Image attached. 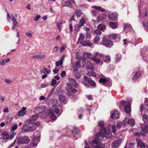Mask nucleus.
<instances>
[{
	"label": "nucleus",
	"instance_id": "obj_57",
	"mask_svg": "<svg viewBox=\"0 0 148 148\" xmlns=\"http://www.w3.org/2000/svg\"><path fill=\"white\" fill-rule=\"evenodd\" d=\"M104 122L103 121H101L99 122L98 125L99 126L101 127L103 126L104 124Z\"/></svg>",
	"mask_w": 148,
	"mask_h": 148
},
{
	"label": "nucleus",
	"instance_id": "obj_12",
	"mask_svg": "<svg viewBox=\"0 0 148 148\" xmlns=\"http://www.w3.org/2000/svg\"><path fill=\"white\" fill-rule=\"evenodd\" d=\"M84 79L90 85L93 87H95V86L96 84L93 81L91 78L88 77L84 76Z\"/></svg>",
	"mask_w": 148,
	"mask_h": 148
},
{
	"label": "nucleus",
	"instance_id": "obj_50",
	"mask_svg": "<svg viewBox=\"0 0 148 148\" xmlns=\"http://www.w3.org/2000/svg\"><path fill=\"white\" fill-rule=\"evenodd\" d=\"M25 112L21 110L18 112V115L19 116H23L25 114Z\"/></svg>",
	"mask_w": 148,
	"mask_h": 148
},
{
	"label": "nucleus",
	"instance_id": "obj_35",
	"mask_svg": "<svg viewBox=\"0 0 148 148\" xmlns=\"http://www.w3.org/2000/svg\"><path fill=\"white\" fill-rule=\"evenodd\" d=\"M37 128V126L36 125H33L32 126H29V132H31L34 131Z\"/></svg>",
	"mask_w": 148,
	"mask_h": 148
},
{
	"label": "nucleus",
	"instance_id": "obj_48",
	"mask_svg": "<svg viewBox=\"0 0 148 148\" xmlns=\"http://www.w3.org/2000/svg\"><path fill=\"white\" fill-rule=\"evenodd\" d=\"M80 132V131L79 129L77 127L74 128L73 130V133H75V134H78Z\"/></svg>",
	"mask_w": 148,
	"mask_h": 148
},
{
	"label": "nucleus",
	"instance_id": "obj_26",
	"mask_svg": "<svg viewBox=\"0 0 148 148\" xmlns=\"http://www.w3.org/2000/svg\"><path fill=\"white\" fill-rule=\"evenodd\" d=\"M62 6H67L70 7L71 6V3L69 1H65L62 3Z\"/></svg>",
	"mask_w": 148,
	"mask_h": 148
},
{
	"label": "nucleus",
	"instance_id": "obj_45",
	"mask_svg": "<svg viewBox=\"0 0 148 148\" xmlns=\"http://www.w3.org/2000/svg\"><path fill=\"white\" fill-rule=\"evenodd\" d=\"M44 57V56L43 55H36L35 56H34L32 57L33 58H43Z\"/></svg>",
	"mask_w": 148,
	"mask_h": 148
},
{
	"label": "nucleus",
	"instance_id": "obj_2",
	"mask_svg": "<svg viewBox=\"0 0 148 148\" xmlns=\"http://www.w3.org/2000/svg\"><path fill=\"white\" fill-rule=\"evenodd\" d=\"M45 106H38L34 110V112L36 115L38 116L40 114H42L41 117L42 118L46 117V113L45 112Z\"/></svg>",
	"mask_w": 148,
	"mask_h": 148
},
{
	"label": "nucleus",
	"instance_id": "obj_40",
	"mask_svg": "<svg viewBox=\"0 0 148 148\" xmlns=\"http://www.w3.org/2000/svg\"><path fill=\"white\" fill-rule=\"evenodd\" d=\"M75 14L77 17H79L81 16L82 14V13L79 10H76L75 11Z\"/></svg>",
	"mask_w": 148,
	"mask_h": 148
},
{
	"label": "nucleus",
	"instance_id": "obj_52",
	"mask_svg": "<svg viewBox=\"0 0 148 148\" xmlns=\"http://www.w3.org/2000/svg\"><path fill=\"white\" fill-rule=\"evenodd\" d=\"M54 90V88H53L51 89L50 91V93L48 95V97L47 98L48 99L53 94Z\"/></svg>",
	"mask_w": 148,
	"mask_h": 148
},
{
	"label": "nucleus",
	"instance_id": "obj_3",
	"mask_svg": "<svg viewBox=\"0 0 148 148\" xmlns=\"http://www.w3.org/2000/svg\"><path fill=\"white\" fill-rule=\"evenodd\" d=\"M60 110L57 106L56 105H53L51 107L49 111V116L51 120H55L56 118V117L53 112L56 113V114H58Z\"/></svg>",
	"mask_w": 148,
	"mask_h": 148
},
{
	"label": "nucleus",
	"instance_id": "obj_8",
	"mask_svg": "<svg viewBox=\"0 0 148 148\" xmlns=\"http://www.w3.org/2000/svg\"><path fill=\"white\" fill-rule=\"evenodd\" d=\"M103 45L106 47H110L112 45V42L107 37H104L103 39Z\"/></svg>",
	"mask_w": 148,
	"mask_h": 148
},
{
	"label": "nucleus",
	"instance_id": "obj_37",
	"mask_svg": "<svg viewBox=\"0 0 148 148\" xmlns=\"http://www.w3.org/2000/svg\"><path fill=\"white\" fill-rule=\"evenodd\" d=\"M127 123L132 126H134L135 124L134 120L133 119H129L128 121L127 120Z\"/></svg>",
	"mask_w": 148,
	"mask_h": 148
},
{
	"label": "nucleus",
	"instance_id": "obj_24",
	"mask_svg": "<svg viewBox=\"0 0 148 148\" xmlns=\"http://www.w3.org/2000/svg\"><path fill=\"white\" fill-rule=\"evenodd\" d=\"M124 110L126 113H130L131 110L130 105H126L125 107Z\"/></svg>",
	"mask_w": 148,
	"mask_h": 148
},
{
	"label": "nucleus",
	"instance_id": "obj_36",
	"mask_svg": "<svg viewBox=\"0 0 148 148\" xmlns=\"http://www.w3.org/2000/svg\"><path fill=\"white\" fill-rule=\"evenodd\" d=\"M140 75L141 74L140 72H137L135 74V75L133 77L132 79L136 80V79L140 77Z\"/></svg>",
	"mask_w": 148,
	"mask_h": 148
},
{
	"label": "nucleus",
	"instance_id": "obj_20",
	"mask_svg": "<svg viewBox=\"0 0 148 148\" xmlns=\"http://www.w3.org/2000/svg\"><path fill=\"white\" fill-rule=\"evenodd\" d=\"M1 135L2 136L3 138L4 139H8L9 138V135L8 133L6 132H2Z\"/></svg>",
	"mask_w": 148,
	"mask_h": 148
},
{
	"label": "nucleus",
	"instance_id": "obj_23",
	"mask_svg": "<svg viewBox=\"0 0 148 148\" xmlns=\"http://www.w3.org/2000/svg\"><path fill=\"white\" fill-rule=\"evenodd\" d=\"M83 57L85 59H89L91 57V54L89 53H85L83 54Z\"/></svg>",
	"mask_w": 148,
	"mask_h": 148
},
{
	"label": "nucleus",
	"instance_id": "obj_14",
	"mask_svg": "<svg viewBox=\"0 0 148 148\" xmlns=\"http://www.w3.org/2000/svg\"><path fill=\"white\" fill-rule=\"evenodd\" d=\"M121 142V140H119L113 141L112 143V147L113 148H116L120 144Z\"/></svg>",
	"mask_w": 148,
	"mask_h": 148
},
{
	"label": "nucleus",
	"instance_id": "obj_53",
	"mask_svg": "<svg viewBox=\"0 0 148 148\" xmlns=\"http://www.w3.org/2000/svg\"><path fill=\"white\" fill-rule=\"evenodd\" d=\"M99 11L97 10H92V13L94 16H96L97 15V13Z\"/></svg>",
	"mask_w": 148,
	"mask_h": 148
},
{
	"label": "nucleus",
	"instance_id": "obj_18",
	"mask_svg": "<svg viewBox=\"0 0 148 148\" xmlns=\"http://www.w3.org/2000/svg\"><path fill=\"white\" fill-rule=\"evenodd\" d=\"M39 117V116L36 115L32 116L29 119V123H32L36 121Z\"/></svg>",
	"mask_w": 148,
	"mask_h": 148
},
{
	"label": "nucleus",
	"instance_id": "obj_6",
	"mask_svg": "<svg viewBox=\"0 0 148 148\" xmlns=\"http://www.w3.org/2000/svg\"><path fill=\"white\" fill-rule=\"evenodd\" d=\"M94 56L91 59V60H93L97 64H98L101 62L102 64V61H101L100 58H102L103 56V55L101 53H98L97 52H95L94 53Z\"/></svg>",
	"mask_w": 148,
	"mask_h": 148
},
{
	"label": "nucleus",
	"instance_id": "obj_7",
	"mask_svg": "<svg viewBox=\"0 0 148 148\" xmlns=\"http://www.w3.org/2000/svg\"><path fill=\"white\" fill-rule=\"evenodd\" d=\"M66 90L67 91V94L69 96H71L73 93H75L77 92V90L74 89L69 83L67 84Z\"/></svg>",
	"mask_w": 148,
	"mask_h": 148
},
{
	"label": "nucleus",
	"instance_id": "obj_13",
	"mask_svg": "<svg viewBox=\"0 0 148 148\" xmlns=\"http://www.w3.org/2000/svg\"><path fill=\"white\" fill-rule=\"evenodd\" d=\"M81 66L79 61H75L73 64V71L75 72H77L78 67Z\"/></svg>",
	"mask_w": 148,
	"mask_h": 148
},
{
	"label": "nucleus",
	"instance_id": "obj_17",
	"mask_svg": "<svg viewBox=\"0 0 148 148\" xmlns=\"http://www.w3.org/2000/svg\"><path fill=\"white\" fill-rule=\"evenodd\" d=\"M109 37L111 39H114L115 38L117 39V41L119 40L121 37V36L119 34H110L109 35Z\"/></svg>",
	"mask_w": 148,
	"mask_h": 148
},
{
	"label": "nucleus",
	"instance_id": "obj_62",
	"mask_svg": "<svg viewBox=\"0 0 148 148\" xmlns=\"http://www.w3.org/2000/svg\"><path fill=\"white\" fill-rule=\"evenodd\" d=\"M56 81L55 79H53L52 80L51 84V85L52 86H54L56 84Z\"/></svg>",
	"mask_w": 148,
	"mask_h": 148
},
{
	"label": "nucleus",
	"instance_id": "obj_60",
	"mask_svg": "<svg viewBox=\"0 0 148 148\" xmlns=\"http://www.w3.org/2000/svg\"><path fill=\"white\" fill-rule=\"evenodd\" d=\"M6 64L5 59H3L1 60V61L0 62V64L1 65H5Z\"/></svg>",
	"mask_w": 148,
	"mask_h": 148
},
{
	"label": "nucleus",
	"instance_id": "obj_63",
	"mask_svg": "<svg viewBox=\"0 0 148 148\" xmlns=\"http://www.w3.org/2000/svg\"><path fill=\"white\" fill-rule=\"evenodd\" d=\"M66 73L65 71H63L61 73L60 76L62 77H63L65 76Z\"/></svg>",
	"mask_w": 148,
	"mask_h": 148
},
{
	"label": "nucleus",
	"instance_id": "obj_42",
	"mask_svg": "<svg viewBox=\"0 0 148 148\" xmlns=\"http://www.w3.org/2000/svg\"><path fill=\"white\" fill-rule=\"evenodd\" d=\"M108 19V17L105 14L103 15L102 20L103 21L105 22Z\"/></svg>",
	"mask_w": 148,
	"mask_h": 148
},
{
	"label": "nucleus",
	"instance_id": "obj_9",
	"mask_svg": "<svg viewBox=\"0 0 148 148\" xmlns=\"http://www.w3.org/2000/svg\"><path fill=\"white\" fill-rule=\"evenodd\" d=\"M86 23L85 19L83 17L80 20L78 24L75 25V29L78 31L80 27L83 26Z\"/></svg>",
	"mask_w": 148,
	"mask_h": 148
},
{
	"label": "nucleus",
	"instance_id": "obj_27",
	"mask_svg": "<svg viewBox=\"0 0 148 148\" xmlns=\"http://www.w3.org/2000/svg\"><path fill=\"white\" fill-rule=\"evenodd\" d=\"M59 99L60 102L63 103L66 99V97L62 95H60L59 96Z\"/></svg>",
	"mask_w": 148,
	"mask_h": 148
},
{
	"label": "nucleus",
	"instance_id": "obj_32",
	"mask_svg": "<svg viewBox=\"0 0 148 148\" xmlns=\"http://www.w3.org/2000/svg\"><path fill=\"white\" fill-rule=\"evenodd\" d=\"M102 58L103 59L105 62H109L110 61V56H103Z\"/></svg>",
	"mask_w": 148,
	"mask_h": 148
},
{
	"label": "nucleus",
	"instance_id": "obj_59",
	"mask_svg": "<svg viewBox=\"0 0 148 148\" xmlns=\"http://www.w3.org/2000/svg\"><path fill=\"white\" fill-rule=\"evenodd\" d=\"M133 145V143H130L128 144L127 146L128 148H134Z\"/></svg>",
	"mask_w": 148,
	"mask_h": 148
},
{
	"label": "nucleus",
	"instance_id": "obj_39",
	"mask_svg": "<svg viewBox=\"0 0 148 148\" xmlns=\"http://www.w3.org/2000/svg\"><path fill=\"white\" fill-rule=\"evenodd\" d=\"M11 20L13 22V25H16L18 27V24L16 21V19L15 18V17L13 15H12V17Z\"/></svg>",
	"mask_w": 148,
	"mask_h": 148
},
{
	"label": "nucleus",
	"instance_id": "obj_1",
	"mask_svg": "<svg viewBox=\"0 0 148 148\" xmlns=\"http://www.w3.org/2000/svg\"><path fill=\"white\" fill-rule=\"evenodd\" d=\"M115 126L114 125H110L107 126L105 129L103 130L101 129L99 131V133L97 136L99 138L101 137L102 138L104 137H106V134L109 135V138H111L112 135L110 134L111 132H113L114 134L115 133Z\"/></svg>",
	"mask_w": 148,
	"mask_h": 148
},
{
	"label": "nucleus",
	"instance_id": "obj_34",
	"mask_svg": "<svg viewBox=\"0 0 148 148\" xmlns=\"http://www.w3.org/2000/svg\"><path fill=\"white\" fill-rule=\"evenodd\" d=\"M93 8L97 9L98 10H99L101 11L102 12H104L105 11V10L103 8L101 7L100 6H92Z\"/></svg>",
	"mask_w": 148,
	"mask_h": 148
},
{
	"label": "nucleus",
	"instance_id": "obj_22",
	"mask_svg": "<svg viewBox=\"0 0 148 148\" xmlns=\"http://www.w3.org/2000/svg\"><path fill=\"white\" fill-rule=\"evenodd\" d=\"M29 127L27 124L24 125L22 127V131L23 132H29Z\"/></svg>",
	"mask_w": 148,
	"mask_h": 148
},
{
	"label": "nucleus",
	"instance_id": "obj_30",
	"mask_svg": "<svg viewBox=\"0 0 148 148\" xmlns=\"http://www.w3.org/2000/svg\"><path fill=\"white\" fill-rule=\"evenodd\" d=\"M99 82L101 84L104 85L105 86V84L107 83L108 81H107L106 79L101 78L99 80Z\"/></svg>",
	"mask_w": 148,
	"mask_h": 148
},
{
	"label": "nucleus",
	"instance_id": "obj_47",
	"mask_svg": "<svg viewBox=\"0 0 148 148\" xmlns=\"http://www.w3.org/2000/svg\"><path fill=\"white\" fill-rule=\"evenodd\" d=\"M99 40L100 38L98 36H97L93 40V42L95 43H97L99 41Z\"/></svg>",
	"mask_w": 148,
	"mask_h": 148
},
{
	"label": "nucleus",
	"instance_id": "obj_46",
	"mask_svg": "<svg viewBox=\"0 0 148 148\" xmlns=\"http://www.w3.org/2000/svg\"><path fill=\"white\" fill-rule=\"evenodd\" d=\"M5 82L8 84H11L12 83V80L10 79H5Z\"/></svg>",
	"mask_w": 148,
	"mask_h": 148
},
{
	"label": "nucleus",
	"instance_id": "obj_4",
	"mask_svg": "<svg viewBox=\"0 0 148 148\" xmlns=\"http://www.w3.org/2000/svg\"><path fill=\"white\" fill-rule=\"evenodd\" d=\"M30 141V139L27 136H19L18 137L17 140V143L18 145L25 144H27Z\"/></svg>",
	"mask_w": 148,
	"mask_h": 148
},
{
	"label": "nucleus",
	"instance_id": "obj_41",
	"mask_svg": "<svg viewBox=\"0 0 148 148\" xmlns=\"http://www.w3.org/2000/svg\"><path fill=\"white\" fill-rule=\"evenodd\" d=\"M108 19L113 20L114 19V15L113 14L110 13L108 14Z\"/></svg>",
	"mask_w": 148,
	"mask_h": 148
},
{
	"label": "nucleus",
	"instance_id": "obj_55",
	"mask_svg": "<svg viewBox=\"0 0 148 148\" xmlns=\"http://www.w3.org/2000/svg\"><path fill=\"white\" fill-rule=\"evenodd\" d=\"M66 47V45H63L60 48V51L61 52H62Z\"/></svg>",
	"mask_w": 148,
	"mask_h": 148
},
{
	"label": "nucleus",
	"instance_id": "obj_15",
	"mask_svg": "<svg viewBox=\"0 0 148 148\" xmlns=\"http://www.w3.org/2000/svg\"><path fill=\"white\" fill-rule=\"evenodd\" d=\"M69 82L73 86L77 87L78 86L79 84L77 83L75 79L70 78L69 79Z\"/></svg>",
	"mask_w": 148,
	"mask_h": 148
},
{
	"label": "nucleus",
	"instance_id": "obj_19",
	"mask_svg": "<svg viewBox=\"0 0 148 148\" xmlns=\"http://www.w3.org/2000/svg\"><path fill=\"white\" fill-rule=\"evenodd\" d=\"M109 26L112 29H115L118 27V25L117 23L109 22L108 23Z\"/></svg>",
	"mask_w": 148,
	"mask_h": 148
},
{
	"label": "nucleus",
	"instance_id": "obj_11",
	"mask_svg": "<svg viewBox=\"0 0 148 148\" xmlns=\"http://www.w3.org/2000/svg\"><path fill=\"white\" fill-rule=\"evenodd\" d=\"M111 117L114 119H116L119 117V114L117 111H112L110 112Z\"/></svg>",
	"mask_w": 148,
	"mask_h": 148
},
{
	"label": "nucleus",
	"instance_id": "obj_16",
	"mask_svg": "<svg viewBox=\"0 0 148 148\" xmlns=\"http://www.w3.org/2000/svg\"><path fill=\"white\" fill-rule=\"evenodd\" d=\"M141 135L144 136L145 134L148 133V126L145 125L143 128L141 127L140 131Z\"/></svg>",
	"mask_w": 148,
	"mask_h": 148
},
{
	"label": "nucleus",
	"instance_id": "obj_44",
	"mask_svg": "<svg viewBox=\"0 0 148 148\" xmlns=\"http://www.w3.org/2000/svg\"><path fill=\"white\" fill-rule=\"evenodd\" d=\"M143 14L145 19H148V11L145 10Z\"/></svg>",
	"mask_w": 148,
	"mask_h": 148
},
{
	"label": "nucleus",
	"instance_id": "obj_38",
	"mask_svg": "<svg viewBox=\"0 0 148 148\" xmlns=\"http://www.w3.org/2000/svg\"><path fill=\"white\" fill-rule=\"evenodd\" d=\"M84 36L82 34H80L79 38L78 39V42L79 43L82 42L84 40Z\"/></svg>",
	"mask_w": 148,
	"mask_h": 148
},
{
	"label": "nucleus",
	"instance_id": "obj_28",
	"mask_svg": "<svg viewBox=\"0 0 148 148\" xmlns=\"http://www.w3.org/2000/svg\"><path fill=\"white\" fill-rule=\"evenodd\" d=\"M143 120L146 124H148V116L144 114L143 116Z\"/></svg>",
	"mask_w": 148,
	"mask_h": 148
},
{
	"label": "nucleus",
	"instance_id": "obj_10",
	"mask_svg": "<svg viewBox=\"0 0 148 148\" xmlns=\"http://www.w3.org/2000/svg\"><path fill=\"white\" fill-rule=\"evenodd\" d=\"M136 140L138 145L140 148H148V146L145 143L142 142L139 138H136Z\"/></svg>",
	"mask_w": 148,
	"mask_h": 148
},
{
	"label": "nucleus",
	"instance_id": "obj_51",
	"mask_svg": "<svg viewBox=\"0 0 148 148\" xmlns=\"http://www.w3.org/2000/svg\"><path fill=\"white\" fill-rule=\"evenodd\" d=\"M94 32L95 33L98 35H101V32H100V30L98 29L95 30L94 31Z\"/></svg>",
	"mask_w": 148,
	"mask_h": 148
},
{
	"label": "nucleus",
	"instance_id": "obj_64",
	"mask_svg": "<svg viewBox=\"0 0 148 148\" xmlns=\"http://www.w3.org/2000/svg\"><path fill=\"white\" fill-rule=\"evenodd\" d=\"M17 128V126L16 124H14L12 127V130L13 131L16 130Z\"/></svg>",
	"mask_w": 148,
	"mask_h": 148
},
{
	"label": "nucleus",
	"instance_id": "obj_31",
	"mask_svg": "<svg viewBox=\"0 0 148 148\" xmlns=\"http://www.w3.org/2000/svg\"><path fill=\"white\" fill-rule=\"evenodd\" d=\"M51 71L43 67L42 69L40 71L41 73H47L49 74L50 72Z\"/></svg>",
	"mask_w": 148,
	"mask_h": 148
},
{
	"label": "nucleus",
	"instance_id": "obj_29",
	"mask_svg": "<svg viewBox=\"0 0 148 148\" xmlns=\"http://www.w3.org/2000/svg\"><path fill=\"white\" fill-rule=\"evenodd\" d=\"M62 21L61 20L58 21L56 23L57 28L59 30V32H60L61 31L60 25L62 24Z\"/></svg>",
	"mask_w": 148,
	"mask_h": 148
},
{
	"label": "nucleus",
	"instance_id": "obj_5",
	"mask_svg": "<svg viewBox=\"0 0 148 148\" xmlns=\"http://www.w3.org/2000/svg\"><path fill=\"white\" fill-rule=\"evenodd\" d=\"M91 144L95 147V148H104L105 147L104 144L99 141L98 138L94 139L91 143Z\"/></svg>",
	"mask_w": 148,
	"mask_h": 148
},
{
	"label": "nucleus",
	"instance_id": "obj_21",
	"mask_svg": "<svg viewBox=\"0 0 148 148\" xmlns=\"http://www.w3.org/2000/svg\"><path fill=\"white\" fill-rule=\"evenodd\" d=\"M86 67L88 69H91L92 70L93 69L94 67L90 60H88L86 62Z\"/></svg>",
	"mask_w": 148,
	"mask_h": 148
},
{
	"label": "nucleus",
	"instance_id": "obj_54",
	"mask_svg": "<svg viewBox=\"0 0 148 148\" xmlns=\"http://www.w3.org/2000/svg\"><path fill=\"white\" fill-rule=\"evenodd\" d=\"M121 58V56L120 54H117L116 55V61H119Z\"/></svg>",
	"mask_w": 148,
	"mask_h": 148
},
{
	"label": "nucleus",
	"instance_id": "obj_58",
	"mask_svg": "<svg viewBox=\"0 0 148 148\" xmlns=\"http://www.w3.org/2000/svg\"><path fill=\"white\" fill-rule=\"evenodd\" d=\"M46 97L43 96H40L39 97V100L40 101L45 100L46 99Z\"/></svg>",
	"mask_w": 148,
	"mask_h": 148
},
{
	"label": "nucleus",
	"instance_id": "obj_25",
	"mask_svg": "<svg viewBox=\"0 0 148 148\" xmlns=\"http://www.w3.org/2000/svg\"><path fill=\"white\" fill-rule=\"evenodd\" d=\"M127 119H126L124 121H123L122 123L121 122H119L116 125V127L118 128H120L122 124L123 125H126L127 124Z\"/></svg>",
	"mask_w": 148,
	"mask_h": 148
},
{
	"label": "nucleus",
	"instance_id": "obj_61",
	"mask_svg": "<svg viewBox=\"0 0 148 148\" xmlns=\"http://www.w3.org/2000/svg\"><path fill=\"white\" fill-rule=\"evenodd\" d=\"M40 18V16L39 15H37L34 18V20L35 21H36L38 20V19Z\"/></svg>",
	"mask_w": 148,
	"mask_h": 148
},
{
	"label": "nucleus",
	"instance_id": "obj_49",
	"mask_svg": "<svg viewBox=\"0 0 148 148\" xmlns=\"http://www.w3.org/2000/svg\"><path fill=\"white\" fill-rule=\"evenodd\" d=\"M63 64V61H61L60 60L56 62V66H58L60 65L62 67V64Z\"/></svg>",
	"mask_w": 148,
	"mask_h": 148
},
{
	"label": "nucleus",
	"instance_id": "obj_33",
	"mask_svg": "<svg viewBox=\"0 0 148 148\" xmlns=\"http://www.w3.org/2000/svg\"><path fill=\"white\" fill-rule=\"evenodd\" d=\"M106 27V25L103 24H99L97 26V28L98 29L101 30H104L105 29Z\"/></svg>",
	"mask_w": 148,
	"mask_h": 148
},
{
	"label": "nucleus",
	"instance_id": "obj_56",
	"mask_svg": "<svg viewBox=\"0 0 148 148\" xmlns=\"http://www.w3.org/2000/svg\"><path fill=\"white\" fill-rule=\"evenodd\" d=\"M88 74L89 76H92L94 77H95L96 75V73L93 71H92L90 73H89Z\"/></svg>",
	"mask_w": 148,
	"mask_h": 148
},
{
	"label": "nucleus",
	"instance_id": "obj_43",
	"mask_svg": "<svg viewBox=\"0 0 148 148\" xmlns=\"http://www.w3.org/2000/svg\"><path fill=\"white\" fill-rule=\"evenodd\" d=\"M75 77L77 79H79L81 76V74L80 72H76L74 73Z\"/></svg>",
	"mask_w": 148,
	"mask_h": 148
}]
</instances>
